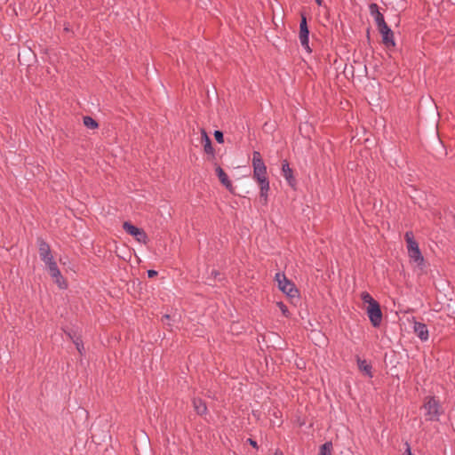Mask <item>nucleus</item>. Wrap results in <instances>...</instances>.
Returning a JSON list of instances; mask_svg holds the SVG:
<instances>
[{"instance_id":"nucleus-1","label":"nucleus","mask_w":455,"mask_h":455,"mask_svg":"<svg viewBox=\"0 0 455 455\" xmlns=\"http://www.w3.org/2000/svg\"><path fill=\"white\" fill-rule=\"evenodd\" d=\"M39 255L41 259L44 262L47 267V270L51 276L53 278L56 284L60 289L67 288V282L61 275L56 262L53 260V257L51 254L50 247L44 242H41L39 244Z\"/></svg>"},{"instance_id":"nucleus-2","label":"nucleus","mask_w":455,"mask_h":455,"mask_svg":"<svg viewBox=\"0 0 455 455\" xmlns=\"http://www.w3.org/2000/svg\"><path fill=\"white\" fill-rule=\"evenodd\" d=\"M405 240L407 243L408 255L411 261L420 270L424 267V258L419 251L418 243L413 239L412 233L407 232L405 234Z\"/></svg>"},{"instance_id":"nucleus-3","label":"nucleus","mask_w":455,"mask_h":455,"mask_svg":"<svg viewBox=\"0 0 455 455\" xmlns=\"http://www.w3.org/2000/svg\"><path fill=\"white\" fill-rule=\"evenodd\" d=\"M253 179L259 185L267 187L268 182L267 177V167L262 160L261 155L258 151L253 152L252 156Z\"/></svg>"},{"instance_id":"nucleus-4","label":"nucleus","mask_w":455,"mask_h":455,"mask_svg":"<svg viewBox=\"0 0 455 455\" xmlns=\"http://www.w3.org/2000/svg\"><path fill=\"white\" fill-rule=\"evenodd\" d=\"M423 408L425 410V417L427 420H438L442 414L441 406L434 397L427 398Z\"/></svg>"},{"instance_id":"nucleus-5","label":"nucleus","mask_w":455,"mask_h":455,"mask_svg":"<svg viewBox=\"0 0 455 455\" xmlns=\"http://www.w3.org/2000/svg\"><path fill=\"white\" fill-rule=\"evenodd\" d=\"M275 280L278 283V288L285 293L289 298L294 299L298 297V290L294 284L290 282L283 274L277 273Z\"/></svg>"},{"instance_id":"nucleus-6","label":"nucleus","mask_w":455,"mask_h":455,"mask_svg":"<svg viewBox=\"0 0 455 455\" xmlns=\"http://www.w3.org/2000/svg\"><path fill=\"white\" fill-rule=\"evenodd\" d=\"M364 309L366 310V313L372 325L374 327L379 326L382 320V313L380 310L379 304L376 302L371 306H365Z\"/></svg>"},{"instance_id":"nucleus-7","label":"nucleus","mask_w":455,"mask_h":455,"mask_svg":"<svg viewBox=\"0 0 455 455\" xmlns=\"http://www.w3.org/2000/svg\"><path fill=\"white\" fill-rule=\"evenodd\" d=\"M123 228L129 235L135 237L138 242L143 243H147L148 236L143 229L139 228L127 221H125L123 224Z\"/></svg>"},{"instance_id":"nucleus-8","label":"nucleus","mask_w":455,"mask_h":455,"mask_svg":"<svg viewBox=\"0 0 455 455\" xmlns=\"http://www.w3.org/2000/svg\"><path fill=\"white\" fill-rule=\"evenodd\" d=\"M308 28L307 25V19L305 16L301 17L299 24V41L301 45L308 52H310L308 44Z\"/></svg>"},{"instance_id":"nucleus-9","label":"nucleus","mask_w":455,"mask_h":455,"mask_svg":"<svg viewBox=\"0 0 455 455\" xmlns=\"http://www.w3.org/2000/svg\"><path fill=\"white\" fill-rule=\"evenodd\" d=\"M413 330L415 334L423 341L428 339V330L422 323L414 322Z\"/></svg>"},{"instance_id":"nucleus-10","label":"nucleus","mask_w":455,"mask_h":455,"mask_svg":"<svg viewBox=\"0 0 455 455\" xmlns=\"http://www.w3.org/2000/svg\"><path fill=\"white\" fill-rule=\"evenodd\" d=\"M216 173L220 180V182L230 191V192H233L234 191V188L232 186V183L231 181L228 180V175L226 174V172L223 171V169L220 166H218L216 168Z\"/></svg>"},{"instance_id":"nucleus-11","label":"nucleus","mask_w":455,"mask_h":455,"mask_svg":"<svg viewBox=\"0 0 455 455\" xmlns=\"http://www.w3.org/2000/svg\"><path fill=\"white\" fill-rule=\"evenodd\" d=\"M370 8L372 15L375 18V21L378 25V28H380L383 27L385 28L387 23L384 20L383 15L379 12L377 4H371Z\"/></svg>"},{"instance_id":"nucleus-12","label":"nucleus","mask_w":455,"mask_h":455,"mask_svg":"<svg viewBox=\"0 0 455 455\" xmlns=\"http://www.w3.org/2000/svg\"><path fill=\"white\" fill-rule=\"evenodd\" d=\"M380 34L382 35V39L385 44L387 45H394L393 42V33L391 29L387 27V25L385 26V28L382 27L379 28Z\"/></svg>"},{"instance_id":"nucleus-13","label":"nucleus","mask_w":455,"mask_h":455,"mask_svg":"<svg viewBox=\"0 0 455 455\" xmlns=\"http://www.w3.org/2000/svg\"><path fill=\"white\" fill-rule=\"evenodd\" d=\"M282 172H283L284 179L289 183V185L293 186L294 185V178L292 176V171L290 168L287 161H283L282 164Z\"/></svg>"},{"instance_id":"nucleus-14","label":"nucleus","mask_w":455,"mask_h":455,"mask_svg":"<svg viewBox=\"0 0 455 455\" xmlns=\"http://www.w3.org/2000/svg\"><path fill=\"white\" fill-rule=\"evenodd\" d=\"M201 134H202L201 140H202V143L204 145L205 153L212 155L213 148L212 146V141H211L210 138L208 137L206 132L204 129L201 130Z\"/></svg>"},{"instance_id":"nucleus-15","label":"nucleus","mask_w":455,"mask_h":455,"mask_svg":"<svg viewBox=\"0 0 455 455\" xmlns=\"http://www.w3.org/2000/svg\"><path fill=\"white\" fill-rule=\"evenodd\" d=\"M357 365L359 370L363 372L366 376L371 378V366L367 363L366 360L357 359Z\"/></svg>"},{"instance_id":"nucleus-16","label":"nucleus","mask_w":455,"mask_h":455,"mask_svg":"<svg viewBox=\"0 0 455 455\" xmlns=\"http://www.w3.org/2000/svg\"><path fill=\"white\" fill-rule=\"evenodd\" d=\"M193 403H194L195 410L198 414L202 415L206 412V410H207L206 405L202 400L195 399Z\"/></svg>"},{"instance_id":"nucleus-17","label":"nucleus","mask_w":455,"mask_h":455,"mask_svg":"<svg viewBox=\"0 0 455 455\" xmlns=\"http://www.w3.org/2000/svg\"><path fill=\"white\" fill-rule=\"evenodd\" d=\"M332 443L327 442L320 447L319 455H332Z\"/></svg>"},{"instance_id":"nucleus-18","label":"nucleus","mask_w":455,"mask_h":455,"mask_svg":"<svg viewBox=\"0 0 455 455\" xmlns=\"http://www.w3.org/2000/svg\"><path fill=\"white\" fill-rule=\"evenodd\" d=\"M361 299L365 306H371L377 301L366 291L361 293Z\"/></svg>"},{"instance_id":"nucleus-19","label":"nucleus","mask_w":455,"mask_h":455,"mask_svg":"<svg viewBox=\"0 0 455 455\" xmlns=\"http://www.w3.org/2000/svg\"><path fill=\"white\" fill-rule=\"evenodd\" d=\"M84 124L89 129H96L98 127L97 122L91 116L84 117Z\"/></svg>"},{"instance_id":"nucleus-20","label":"nucleus","mask_w":455,"mask_h":455,"mask_svg":"<svg viewBox=\"0 0 455 455\" xmlns=\"http://www.w3.org/2000/svg\"><path fill=\"white\" fill-rule=\"evenodd\" d=\"M260 189V197L263 199V204H266L267 202V191L269 190V183H267V187L259 185Z\"/></svg>"},{"instance_id":"nucleus-21","label":"nucleus","mask_w":455,"mask_h":455,"mask_svg":"<svg viewBox=\"0 0 455 455\" xmlns=\"http://www.w3.org/2000/svg\"><path fill=\"white\" fill-rule=\"evenodd\" d=\"M276 306L279 307V309L281 310L282 314L285 317H289L290 316V313L288 311V308H287V307L283 302H277Z\"/></svg>"},{"instance_id":"nucleus-22","label":"nucleus","mask_w":455,"mask_h":455,"mask_svg":"<svg viewBox=\"0 0 455 455\" xmlns=\"http://www.w3.org/2000/svg\"><path fill=\"white\" fill-rule=\"evenodd\" d=\"M74 344L76 345V349L78 350V352L80 354H82V350L84 349V346H83V343L82 341L80 340L79 338H76V339L73 340Z\"/></svg>"},{"instance_id":"nucleus-23","label":"nucleus","mask_w":455,"mask_h":455,"mask_svg":"<svg viewBox=\"0 0 455 455\" xmlns=\"http://www.w3.org/2000/svg\"><path fill=\"white\" fill-rule=\"evenodd\" d=\"M214 137H215V140L219 143H223V141H224L223 133L220 131H216L214 132Z\"/></svg>"},{"instance_id":"nucleus-24","label":"nucleus","mask_w":455,"mask_h":455,"mask_svg":"<svg viewBox=\"0 0 455 455\" xmlns=\"http://www.w3.org/2000/svg\"><path fill=\"white\" fill-rule=\"evenodd\" d=\"M156 275H157V272H156V271H155V270H148V277H154V276H156Z\"/></svg>"},{"instance_id":"nucleus-25","label":"nucleus","mask_w":455,"mask_h":455,"mask_svg":"<svg viewBox=\"0 0 455 455\" xmlns=\"http://www.w3.org/2000/svg\"><path fill=\"white\" fill-rule=\"evenodd\" d=\"M404 455H412L411 448H410L408 443H406V449H405V451H404Z\"/></svg>"},{"instance_id":"nucleus-26","label":"nucleus","mask_w":455,"mask_h":455,"mask_svg":"<svg viewBox=\"0 0 455 455\" xmlns=\"http://www.w3.org/2000/svg\"><path fill=\"white\" fill-rule=\"evenodd\" d=\"M248 442L250 443V444H251L252 447H254V448H258V444H257V443H256L254 440H252V439H249V440H248Z\"/></svg>"},{"instance_id":"nucleus-27","label":"nucleus","mask_w":455,"mask_h":455,"mask_svg":"<svg viewBox=\"0 0 455 455\" xmlns=\"http://www.w3.org/2000/svg\"><path fill=\"white\" fill-rule=\"evenodd\" d=\"M274 455H283V451L280 450H275Z\"/></svg>"},{"instance_id":"nucleus-28","label":"nucleus","mask_w":455,"mask_h":455,"mask_svg":"<svg viewBox=\"0 0 455 455\" xmlns=\"http://www.w3.org/2000/svg\"><path fill=\"white\" fill-rule=\"evenodd\" d=\"M315 2L317 3L318 5L322 4V0H315Z\"/></svg>"}]
</instances>
